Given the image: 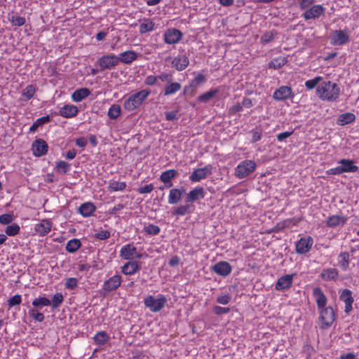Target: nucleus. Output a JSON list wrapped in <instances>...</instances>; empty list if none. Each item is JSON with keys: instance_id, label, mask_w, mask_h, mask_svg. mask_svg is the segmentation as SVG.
<instances>
[{"instance_id": "63", "label": "nucleus", "mask_w": 359, "mask_h": 359, "mask_svg": "<svg viewBox=\"0 0 359 359\" xmlns=\"http://www.w3.org/2000/svg\"><path fill=\"white\" fill-rule=\"evenodd\" d=\"M165 118L167 121H173L178 118V111H171L165 112Z\"/></svg>"}, {"instance_id": "14", "label": "nucleus", "mask_w": 359, "mask_h": 359, "mask_svg": "<svg viewBox=\"0 0 359 359\" xmlns=\"http://www.w3.org/2000/svg\"><path fill=\"white\" fill-rule=\"evenodd\" d=\"M294 93L291 87L287 86H282L276 90L273 94L274 100L282 101L287 99L292 98Z\"/></svg>"}, {"instance_id": "36", "label": "nucleus", "mask_w": 359, "mask_h": 359, "mask_svg": "<svg viewBox=\"0 0 359 359\" xmlns=\"http://www.w3.org/2000/svg\"><path fill=\"white\" fill-rule=\"evenodd\" d=\"M155 29V23L149 18H144L140 24L139 32L141 34L152 32Z\"/></svg>"}, {"instance_id": "61", "label": "nucleus", "mask_w": 359, "mask_h": 359, "mask_svg": "<svg viewBox=\"0 0 359 359\" xmlns=\"http://www.w3.org/2000/svg\"><path fill=\"white\" fill-rule=\"evenodd\" d=\"M230 300L231 296L229 294L219 295L217 298V302L223 305L228 304Z\"/></svg>"}, {"instance_id": "5", "label": "nucleus", "mask_w": 359, "mask_h": 359, "mask_svg": "<svg viewBox=\"0 0 359 359\" xmlns=\"http://www.w3.org/2000/svg\"><path fill=\"white\" fill-rule=\"evenodd\" d=\"M167 302L165 297L163 294H159L156 299L152 295H149L144 299V304L151 312H158L164 306Z\"/></svg>"}, {"instance_id": "40", "label": "nucleus", "mask_w": 359, "mask_h": 359, "mask_svg": "<svg viewBox=\"0 0 359 359\" xmlns=\"http://www.w3.org/2000/svg\"><path fill=\"white\" fill-rule=\"evenodd\" d=\"M182 88V86L178 82H170L165 86L163 95L165 96L175 94Z\"/></svg>"}, {"instance_id": "3", "label": "nucleus", "mask_w": 359, "mask_h": 359, "mask_svg": "<svg viewBox=\"0 0 359 359\" xmlns=\"http://www.w3.org/2000/svg\"><path fill=\"white\" fill-rule=\"evenodd\" d=\"M338 163L341 165L327 170L326 174L328 175H339L344 172H355L358 170V167L354 164L353 160L342 158Z\"/></svg>"}, {"instance_id": "19", "label": "nucleus", "mask_w": 359, "mask_h": 359, "mask_svg": "<svg viewBox=\"0 0 359 359\" xmlns=\"http://www.w3.org/2000/svg\"><path fill=\"white\" fill-rule=\"evenodd\" d=\"M294 274H287L280 277L275 285L276 290L280 291L289 289L293 283V277Z\"/></svg>"}, {"instance_id": "59", "label": "nucleus", "mask_w": 359, "mask_h": 359, "mask_svg": "<svg viewBox=\"0 0 359 359\" xmlns=\"http://www.w3.org/2000/svg\"><path fill=\"white\" fill-rule=\"evenodd\" d=\"M154 187L153 184H149L141 187L137 189V192L141 194L151 193L154 190Z\"/></svg>"}, {"instance_id": "27", "label": "nucleus", "mask_w": 359, "mask_h": 359, "mask_svg": "<svg viewBox=\"0 0 359 359\" xmlns=\"http://www.w3.org/2000/svg\"><path fill=\"white\" fill-rule=\"evenodd\" d=\"M138 57V54L134 50H126L122 52L118 56V63L122 62L126 65H130L135 61Z\"/></svg>"}, {"instance_id": "58", "label": "nucleus", "mask_w": 359, "mask_h": 359, "mask_svg": "<svg viewBox=\"0 0 359 359\" xmlns=\"http://www.w3.org/2000/svg\"><path fill=\"white\" fill-rule=\"evenodd\" d=\"M315 0H299V6L302 10H307L314 4Z\"/></svg>"}, {"instance_id": "49", "label": "nucleus", "mask_w": 359, "mask_h": 359, "mask_svg": "<svg viewBox=\"0 0 359 359\" xmlns=\"http://www.w3.org/2000/svg\"><path fill=\"white\" fill-rule=\"evenodd\" d=\"M20 227L16 223H13L11 225H8L5 229V233L7 236H15L20 233Z\"/></svg>"}, {"instance_id": "6", "label": "nucleus", "mask_w": 359, "mask_h": 359, "mask_svg": "<svg viewBox=\"0 0 359 359\" xmlns=\"http://www.w3.org/2000/svg\"><path fill=\"white\" fill-rule=\"evenodd\" d=\"M256 168V163L252 160H245L241 162L235 168V175L239 179H243L251 173Z\"/></svg>"}, {"instance_id": "38", "label": "nucleus", "mask_w": 359, "mask_h": 359, "mask_svg": "<svg viewBox=\"0 0 359 359\" xmlns=\"http://www.w3.org/2000/svg\"><path fill=\"white\" fill-rule=\"evenodd\" d=\"M36 92V88L32 84L27 86L22 92L21 100L23 101H28L32 99Z\"/></svg>"}, {"instance_id": "1", "label": "nucleus", "mask_w": 359, "mask_h": 359, "mask_svg": "<svg viewBox=\"0 0 359 359\" xmlns=\"http://www.w3.org/2000/svg\"><path fill=\"white\" fill-rule=\"evenodd\" d=\"M340 94L338 85L330 81H323L316 88V95L323 101L334 102Z\"/></svg>"}, {"instance_id": "7", "label": "nucleus", "mask_w": 359, "mask_h": 359, "mask_svg": "<svg viewBox=\"0 0 359 359\" xmlns=\"http://www.w3.org/2000/svg\"><path fill=\"white\" fill-rule=\"evenodd\" d=\"M326 8L321 4H315L305 11L302 17L305 20H314L324 15Z\"/></svg>"}, {"instance_id": "37", "label": "nucleus", "mask_w": 359, "mask_h": 359, "mask_svg": "<svg viewBox=\"0 0 359 359\" xmlns=\"http://www.w3.org/2000/svg\"><path fill=\"white\" fill-rule=\"evenodd\" d=\"M288 62L286 57L279 56L272 59L269 63V68L278 69L285 65Z\"/></svg>"}, {"instance_id": "11", "label": "nucleus", "mask_w": 359, "mask_h": 359, "mask_svg": "<svg viewBox=\"0 0 359 359\" xmlns=\"http://www.w3.org/2000/svg\"><path fill=\"white\" fill-rule=\"evenodd\" d=\"M313 244V239L311 236L301 238L295 245L297 253L304 255L310 251Z\"/></svg>"}, {"instance_id": "8", "label": "nucleus", "mask_w": 359, "mask_h": 359, "mask_svg": "<svg viewBox=\"0 0 359 359\" xmlns=\"http://www.w3.org/2000/svg\"><path fill=\"white\" fill-rule=\"evenodd\" d=\"M97 64L101 70L111 69L118 65V56L114 54L104 55L98 59Z\"/></svg>"}, {"instance_id": "44", "label": "nucleus", "mask_w": 359, "mask_h": 359, "mask_svg": "<svg viewBox=\"0 0 359 359\" xmlns=\"http://www.w3.org/2000/svg\"><path fill=\"white\" fill-rule=\"evenodd\" d=\"M55 170L60 174L65 175L70 171L71 164L65 161H58L56 163Z\"/></svg>"}, {"instance_id": "21", "label": "nucleus", "mask_w": 359, "mask_h": 359, "mask_svg": "<svg viewBox=\"0 0 359 359\" xmlns=\"http://www.w3.org/2000/svg\"><path fill=\"white\" fill-rule=\"evenodd\" d=\"M178 175V172L175 169H170L163 172L159 177V180L165 184L166 188L172 187L173 183L172 180Z\"/></svg>"}, {"instance_id": "30", "label": "nucleus", "mask_w": 359, "mask_h": 359, "mask_svg": "<svg viewBox=\"0 0 359 359\" xmlns=\"http://www.w3.org/2000/svg\"><path fill=\"white\" fill-rule=\"evenodd\" d=\"M91 92L88 88H81L76 90L71 95L72 100L75 102H79L90 95Z\"/></svg>"}, {"instance_id": "52", "label": "nucleus", "mask_w": 359, "mask_h": 359, "mask_svg": "<svg viewBox=\"0 0 359 359\" xmlns=\"http://www.w3.org/2000/svg\"><path fill=\"white\" fill-rule=\"evenodd\" d=\"M144 231L149 235L156 236L160 233L161 229L158 226L150 224L144 227Z\"/></svg>"}, {"instance_id": "35", "label": "nucleus", "mask_w": 359, "mask_h": 359, "mask_svg": "<svg viewBox=\"0 0 359 359\" xmlns=\"http://www.w3.org/2000/svg\"><path fill=\"white\" fill-rule=\"evenodd\" d=\"M350 255L347 252H341L338 256V265L343 271H347L349 268Z\"/></svg>"}, {"instance_id": "23", "label": "nucleus", "mask_w": 359, "mask_h": 359, "mask_svg": "<svg viewBox=\"0 0 359 359\" xmlns=\"http://www.w3.org/2000/svg\"><path fill=\"white\" fill-rule=\"evenodd\" d=\"M52 226V222L50 219H45L35 224L34 230L39 236H44L50 231Z\"/></svg>"}, {"instance_id": "57", "label": "nucleus", "mask_w": 359, "mask_h": 359, "mask_svg": "<svg viewBox=\"0 0 359 359\" xmlns=\"http://www.w3.org/2000/svg\"><path fill=\"white\" fill-rule=\"evenodd\" d=\"M78 286V280L76 278H68L65 282V287L74 290Z\"/></svg>"}, {"instance_id": "41", "label": "nucleus", "mask_w": 359, "mask_h": 359, "mask_svg": "<svg viewBox=\"0 0 359 359\" xmlns=\"http://www.w3.org/2000/svg\"><path fill=\"white\" fill-rule=\"evenodd\" d=\"M50 121V116L49 115L40 117L33 123L29 129V133H35L39 126H41Z\"/></svg>"}, {"instance_id": "56", "label": "nucleus", "mask_w": 359, "mask_h": 359, "mask_svg": "<svg viewBox=\"0 0 359 359\" xmlns=\"http://www.w3.org/2000/svg\"><path fill=\"white\" fill-rule=\"evenodd\" d=\"M13 220V216L12 214L6 213L0 215V223L1 224L7 225L11 224Z\"/></svg>"}, {"instance_id": "16", "label": "nucleus", "mask_w": 359, "mask_h": 359, "mask_svg": "<svg viewBox=\"0 0 359 359\" xmlns=\"http://www.w3.org/2000/svg\"><path fill=\"white\" fill-rule=\"evenodd\" d=\"M48 144L43 139H37L32 144V150L34 156L41 157L48 152Z\"/></svg>"}, {"instance_id": "51", "label": "nucleus", "mask_w": 359, "mask_h": 359, "mask_svg": "<svg viewBox=\"0 0 359 359\" xmlns=\"http://www.w3.org/2000/svg\"><path fill=\"white\" fill-rule=\"evenodd\" d=\"M29 316L37 322H42L44 320V315L38 311V309L33 308L29 310Z\"/></svg>"}, {"instance_id": "13", "label": "nucleus", "mask_w": 359, "mask_h": 359, "mask_svg": "<svg viewBox=\"0 0 359 359\" xmlns=\"http://www.w3.org/2000/svg\"><path fill=\"white\" fill-rule=\"evenodd\" d=\"M211 270L221 276L226 277L231 273L232 267L229 262L220 261L213 265Z\"/></svg>"}, {"instance_id": "15", "label": "nucleus", "mask_w": 359, "mask_h": 359, "mask_svg": "<svg viewBox=\"0 0 359 359\" xmlns=\"http://www.w3.org/2000/svg\"><path fill=\"white\" fill-rule=\"evenodd\" d=\"M142 267V263L135 260H130L125 263L121 268V271L126 276H132L138 272Z\"/></svg>"}, {"instance_id": "17", "label": "nucleus", "mask_w": 359, "mask_h": 359, "mask_svg": "<svg viewBox=\"0 0 359 359\" xmlns=\"http://www.w3.org/2000/svg\"><path fill=\"white\" fill-rule=\"evenodd\" d=\"M182 33L175 28L168 29L163 34L164 41L168 44H175L182 39Z\"/></svg>"}, {"instance_id": "25", "label": "nucleus", "mask_w": 359, "mask_h": 359, "mask_svg": "<svg viewBox=\"0 0 359 359\" xmlns=\"http://www.w3.org/2000/svg\"><path fill=\"white\" fill-rule=\"evenodd\" d=\"M312 294L315 298L318 309H320L326 306L327 299L323 290L320 287H314Z\"/></svg>"}, {"instance_id": "10", "label": "nucleus", "mask_w": 359, "mask_h": 359, "mask_svg": "<svg viewBox=\"0 0 359 359\" xmlns=\"http://www.w3.org/2000/svg\"><path fill=\"white\" fill-rule=\"evenodd\" d=\"M331 43L334 46H342L349 41L347 29L335 30L330 36Z\"/></svg>"}, {"instance_id": "26", "label": "nucleus", "mask_w": 359, "mask_h": 359, "mask_svg": "<svg viewBox=\"0 0 359 359\" xmlns=\"http://www.w3.org/2000/svg\"><path fill=\"white\" fill-rule=\"evenodd\" d=\"M348 220V217L344 215H332L326 221V225L330 228L344 226Z\"/></svg>"}, {"instance_id": "50", "label": "nucleus", "mask_w": 359, "mask_h": 359, "mask_svg": "<svg viewBox=\"0 0 359 359\" xmlns=\"http://www.w3.org/2000/svg\"><path fill=\"white\" fill-rule=\"evenodd\" d=\"M276 34V32L274 30L264 33L260 39L261 43L263 44L269 43L274 39Z\"/></svg>"}, {"instance_id": "60", "label": "nucleus", "mask_w": 359, "mask_h": 359, "mask_svg": "<svg viewBox=\"0 0 359 359\" xmlns=\"http://www.w3.org/2000/svg\"><path fill=\"white\" fill-rule=\"evenodd\" d=\"M213 311L216 315L220 316L228 313L230 311V309L219 306H215L213 307Z\"/></svg>"}, {"instance_id": "55", "label": "nucleus", "mask_w": 359, "mask_h": 359, "mask_svg": "<svg viewBox=\"0 0 359 359\" xmlns=\"http://www.w3.org/2000/svg\"><path fill=\"white\" fill-rule=\"evenodd\" d=\"M22 297L20 294H15L11 298H10L8 301V305L9 307H13L16 305H19L21 304Z\"/></svg>"}, {"instance_id": "4", "label": "nucleus", "mask_w": 359, "mask_h": 359, "mask_svg": "<svg viewBox=\"0 0 359 359\" xmlns=\"http://www.w3.org/2000/svg\"><path fill=\"white\" fill-rule=\"evenodd\" d=\"M319 320L320 329L325 330L330 327L335 320V313L332 306H327L318 309Z\"/></svg>"}, {"instance_id": "53", "label": "nucleus", "mask_w": 359, "mask_h": 359, "mask_svg": "<svg viewBox=\"0 0 359 359\" xmlns=\"http://www.w3.org/2000/svg\"><path fill=\"white\" fill-rule=\"evenodd\" d=\"M64 297L63 295L60 293L57 292L55 293L52 299V306L53 308H57L63 302Z\"/></svg>"}, {"instance_id": "31", "label": "nucleus", "mask_w": 359, "mask_h": 359, "mask_svg": "<svg viewBox=\"0 0 359 359\" xmlns=\"http://www.w3.org/2000/svg\"><path fill=\"white\" fill-rule=\"evenodd\" d=\"M195 210V206L189 203L177 206L173 211V215L176 216H184L191 214Z\"/></svg>"}, {"instance_id": "54", "label": "nucleus", "mask_w": 359, "mask_h": 359, "mask_svg": "<svg viewBox=\"0 0 359 359\" xmlns=\"http://www.w3.org/2000/svg\"><path fill=\"white\" fill-rule=\"evenodd\" d=\"M11 22L13 26L20 27L25 24L26 20L24 17L13 16L11 19Z\"/></svg>"}, {"instance_id": "45", "label": "nucleus", "mask_w": 359, "mask_h": 359, "mask_svg": "<svg viewBox=\"0 0 359 359\" xmlns=\"http://www.w3.org/2000/svg\"><path fill=\"white\" fill-rule=\"evenodd\" d=\"M126 188V183L125 182H119L116 180H110L109 182L108 190L109 191H123Z\"/></svg>"}, {"instance_id": "64", "label": "nucleus", "mask_w": 359, "mask_h": 359, "mask_svg": "<svg viewBox=\"0 0 359 359\" xmlns=\"http://www.w3.org/2000/svg\"><path fill=\"white\" fill-rule=\"evenodd\" d=\"M158 77L153 75L147 76L145 79L144 83L148 86H154L156 83Z\"/></svg>"}, {"instance_id": "18", "label": "nucleus", "mask_w": 359, "mask_h": 359, "mask_svg": "<svg viewBox=\"0 0 359 359\" xmlns=\"http://www.w3.org/2000/svg\"><path fill=\"white\" fill-rule=\"evenodd\" d=\"M205 196V191L202 187H196L191 189L186 196V203H193L198 199H202Z\"/></svg>"}, {"instance_id": "46", "label": "nucleus", "mask_w": 359, "mask_h": 359, "mask_svg": "<svg viewBox=\"0 0 359 359\" xmlns=\"http://www.w3.org/2000/svg\"><path fill=\"white\" fill-rule=\"evenodd\" d=\"M51 304V302L49 299L45 297H39L35 298L32 302V306L34 308L40 309L43 306H48Z\"/></svg>"}, {"instance_id": "43", "label": "nucleus", "mask_w": 359, "mask_h": 359, "mask_svg": "<svg viewBox=\"0 0 359 359\" xmlns=\"http://www.w3.org/2000/svg\"><path fill=\"white\" fill-rule=\"evenodd\" d=\"M81 246V242L78 238L69 240L66 245L65 249L68 252L74 253L76 252Z\"/></svg>"}, {"instance_id": "9", "label": "nucleus", "mask_w": 359, "mask_h": 359, "mask_svg": "<svg viewBox=\"0 0 359 359\" xmlns=\"http://www.w3.org/2000/svg\"><path fill=\"white\" fill-rule=\"evenodd\" d=\"M123 280L121 276L115 274L104 281L102 290L105 294L116 290L121 285Z\"/></svg>"}, {"instance_id": "20", "label": "nucleus", "mask_w": 359, "mask_h": 359, "mask_svg": "<svg viewBox=\"0 0 359 359\" xmlns=\"http://www.w3.org/2000/svg\"><path fill=\"white\" fill-rule=\"evenodd\" d=\"M339 299L345 304L344 312L348 313L352 309V304L353 303V297L352 292L348 289H344L340 294Z\"/></svg>"}, {"instance_id": "34", "label": "nucleus", "mask_w": 359, "mask_h": 359, "mask_svg": "<svg viewBox=\"0 0 359 359\" xmlns=\"http://www.w3.org/2000/svg\"><path fill=\"white\" fill-rule=\"evenodd\" d=\"M109 339L110 337L106 331H99L93 337L94 344L100 346L104 345Z\"/></svg>"}, {"instance_id": "48", "label": "nucleus", "mask_w": 359, "mask_h": 359, "mask_svg": "<svg viewBox=\"0 0 359 359\" xmlns=\"http://www.w3.org/2000/svg\"><path fill=\"white\" fill-rule=\"evenodd\" d=\"M323 80V78L322 76H316L312 79L307 80L305 82V87L308 90H311L314 89Z\"/></svg>"}, {"instance_id": "42", "label": "nucleus", "mask_w": 359, "mask_h": 359, "mask_svg": "<svg viewBox=\"0 0 359 359\" xmlns=\"http://www.w3.org/2000/svg\"><path fill=\"white\" fill-rule=\"evenodd\" d=\"M218 93V88H211L208 91L198 96V101L203 103L208 102L209 100L215 97Z\"/></svg>"}, {"instance_id": "12", "label": "nucleus", "mask_w": 359, "mask_h": 359, "mask_svg": "<svg viewBox=\"0 0 359 359\" xmlns=\"http://www.w3.org/2000/svg\"><path fill=\"white\" fill-rule=\"evenodd\" d=\"M211 172L212 166L211 165H208L203 168L194 170L189 176V180L192 182H198L205 179Z\"/></svg>"}, {"instance_id": "24", "label": "nucleus", "mask_w": 359, "mask_h": 359, "mask_svg": "<svg viewBox=\"0 0 359 359\" xmlns=\"http://www.w3.org/2000/svg\"><path fill=\"white\" fill-rule=\"evenodd\" d=\"M171 65L177 71H182L189 65V60L185 55H177L172 59Z\"/></svg>"}, {"instance_id": "62", "label": "nucleus", "mask_w": 359, "mask_h": 359, "mask_svg": "<svg viewBox=\"0 0 359 359\" xmlns=\"http://www.w3.org/2000/svg\"><path fill=\"white\" fill-rule=\"evenodd\" d=\"M243 109V107L242 104L237 102L236 104L233 105L232 107H231L229 108V113L231 115H233L236 113L242 111Z\"/></svg>"}, {"instance_id": "22", "label": "nucleus", "mask_w": 359, "mask_h": 359, "mask_svg": "<svg viewBox=\"0 0 359 359\" xmlns=\"http://www.w3.org/2000/svg\"><path fill=\"white\" fill-rule=\"evenodd\" d=\"M79 113L78 107L74 104H65L59 109L57 115L63 118H71L75 117Z\"/></svg>"}, {"instance_id": "29", "label": "nucleus", "mask_w": 359, "mask_h": 359, "mask_svg": "<svg viewBox=\"0 0 359 359\" xmlns=\"http://www.w3.org/2000/svg\"><path fill=\"white\" fill-rule=\"evenodd\" d=\"M96 210V207L91 202L82 203L79 209V212L84 217H88L93 215Z\"/></svg>"}, {"instance_id": "39", "label": "nucleus", "mask_w": 359, "mask_h": 359, "mask_svg": "<svg viewBox=\"0 0 359 359\" xmlns=\"http://www.w3.org/2000/svg\"><path fill=\"white\" fill-rule=\"evenodd\" d=\"M355 120V116L353 113L347 112L339 115L337 123L339 126H345L353 123Z\"/></svg>"}, {"instance_id": "47", "label": "nucleus", "mask_w": 359, "mask_h": 359, "mask_svg": "<svg viewBox=\"0 0 359 359\" xmlns=\"http://www.w3.org/2000/svg\"><path fill=\"white\" fill-rule=\"evenodd\" d=\"M121 112V107L118 104H113L109 107L107 114L111 119H116L120 116Z\"/></svg>"}, {"instance_id": "2", "label": "nucleus", "mask_w": 359, "mask_h": 359, "mask_svg": "<svg viewBox=\"0 0 359 359\" xmlns=\"http://www.w3.org/2000/svg\"><path fill=\"white\" fill-rule=\"evenodd\" d=\"M150 94L149 89H144L130 95L124 100V109L128 111L138 109Z\"/></svg>"}, {"instance_id": "33", "label": "nucleus", "mask_w": 359, "mask_h": 359, "mask_svg": "<svg viewBox=\"0 0 359 359\" xmlns=\"http://www.w3.org/2000/svg\"><path fill=\"white\" fill-rule=\"evenodd\" d=\"M339 273L337 269L334 268L325 269L320 273V277L326 280H336L338 278Z\"/></svg>"}, {"instance_id": "32", "label": "nucleus", "mask_w": 359, "mask_h": 359, "mask_svg": "<svg viewBox=\"0 0 359 359\" xmlns=\"http://www.w3.org/2000/svg\"><path fill=\"white\" fill-rule=\"evenodd\" d=\"M184 192V189L174 188L170 190L168 195V203L176 204L180 202L182 199L183 193Z\"/></svg>"}, {"instance_id": "28", "label": "nucleus", "mask_w": 359, "mask_h": 359, "mask_svg": "<svg viewBox=\"0 0 359 359\" xmlns=\"http://www.w3.org/2000/svg\"><path fill=\"white\" fill-rule=\"evenodd\" d=\"M137 248L133 244L128 243L123 246L120 250V256L126 260H132L136 253Z\"/></svg>"}]
</instances>
